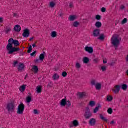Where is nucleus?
<instances>
[{
  "label": "nucleus",
  "instance_id": "obj_18",
  "mask_svg": "<svg viewBox=\"0 0 128 128\" xmlns=\"http://www.w3.org/2000/svg\"><path fill=\"white\" fill-rule=\"evenodd\" d=\"M75 20H76V15H70L69 16V20H70V22H74Z\"/></svg>",
  "mask_w": 128,
  "mask_h": 128
},
{
  "label": "nucleus",
  "instance_id": "obj_15",
  "mask_svg": "<svg viewBox=\"0 0 128 128\" xmlns=\"http://www.w3.org/2000/svg\"><path fill=\"white\" fill-rule=\"evenodd\" d=\"M94 36H100V29H96L93 31Z\"/></svg>",
  "mask_w": 128,
  "mask_h": 128
},
{
  "label": "nucleus",
  "instance_id": "obj_27",
  "mask_svg": "<svg viewBox=\"0 0 128 128\" xmlns=\"http://www.w3.org/2000/svg\"><path fill=\"white\" fill-rule=\"evenodd\" d=\"M96 28H100L102 26V22H97L95 24Z\"/></svg>",
  "mask_w": 128,
  "mask_h": 128
},
{
  "label": "nucleus",
  "instance_id": "obj_30",
  "mask_svg": "<svg viewBox=\"0 0 128 128\" xmlns=\"http://www.w3.org/2000/svg\"><path fill=\"white\" fill-rule=\"evenodd\" d=\"M50 36L52 38H56V36H57V34H56V31H52L51 32Z\"/></svg>",
  "mask_w": 128,
  "mask_h": 128
},
{
  "label": "nucleus",
  "instance_id": "obj_29",
  "mask_svg": "<svg viewBox=\"0 0 128 128\" xmlns=\"http://www.w3.org/2000/svg\"><path fill=\"white\" fill-rule=\"evenodd\" d=\"M122 88L123 90H126V89L128 88V85H126V84H122Z\"/></svg>",
  "mask_w": 128,
  "mask_h": 128
},
{
  "label": "nucleus",
  "instance_id": "obj_39",
  "mask_svg": "<svg viewBox=\"0 0 128 128\" xmlns=\"http://www.w3.org/2000/svg\"><path fill=\"white\" fill-rule=\"evenodd\" d=\"M126 22H128V18H124L123 19V20L122 22V24H126Z\"/></svg>",
  "mask_w": 128,
  "mask_h": 128
},
{
  "label": "nucleus",
  "instance_id": "obj_57",
  "mask_svg": "<svg viewBox=\"0 0 128 128\" xmlns=\"http://www.w3.org/2000/svg\"><path fill=\"white\" fill-rule=\"evenodd\" d=\"M106 62H107L106 60H103L104 64H106Z\"/></svg>",
  "mask_w": 128,
  "mask_h": 128
},
{
  "label": "nucleus",
  "instance_id": "obj_4",
  "mask_svg": "<svg viewBox=\"0 0 128 128\" xmlns=\"http://www.w3.org/2000/svg\"><path fill=\"white\" fill-rule=\"evenodd\" d=\"M84 116L86 120H90V118L91 116H92V113L90 112V108L88 107L86 108L84 113Z\"/></svg>",
  "mask_w": 128,
  "mask_h": 128
},
{
  "label": "nucleus",
  "instance_id": "obj_51",
  "mask_svg": "<svg viewBox=\"0 0 128 128\" xmlns=\"http://www.w3.org/2000/svg\"><path fill=\"white\" fill-rule=\"evenodd\" d=\"M120 10H124L126 8V7L124 5H121L120 6Z\"/></svg>",
  "mask_w": 128,
  "mask_h": 128
},
{
  "label": "nucleus",
  "instance_id": "obj_10",
  "mask_svg": "<svg viewBox=\"0 0 128 128\" xmlns=\"http://www.w3.org/2000/svg\"><path fill=\"white\" fill-rule=\"evenodd\" d=\"M24 69V64L23 63H19L18 70V72H22Z\"/></svg>",
  "mask_w": 128,
  "mask_h": 128
},
{
  "label": "nucleus",
  "instance_id": "obj_13",
  "mask_svg": "<svg viewBox=\"0 0 128 128\" xmlns=\"http://www.w3.org/2000/svg\"><path fill=\"white\" fill-rule=\"evenodd\" d=\"M115 89L113 90V92H114V94H118L120 92V85H116L114 86Z\"/></svg>",
  "mask_w": 128,
  "mask_h": 128
},
{
  "label": "nucleus",
  "instance_id": "obj_3",
  "mask_svg": "<svg viewBox=\"0 0 128 128\" xmlns=\"http://www.w3.org/2000/svg\"><path fill=\"white\" fill-rule=\"evenodd\" d=\"M120 40H122V39L120 38L118 36L114 34L111 38V44L115 48H118V46H120Z\"/></svg>",
  "mask_w": 128,
  "mask_h": 128
},
{
  "label": "nucleus",
  "instance_id": "obj_28",
  "mask_svg": "<svg viewBox=\"0 0 128 128\" xmlns=\"http://www.w3.org/2000/svg\"><path fill=\"white\" fill-rule=\"evenodd\" d=\"M100 108V105H98V106H96L94 110V114H96V112H98V109Z\"/></svg>",
  "mask_w": 128,
  "mask_h": 128
},
{
  "label": "nucleus",
  "instance_id": "obj_58",
  "mask_svg": "<svg viewBox=\"0 0 128 128\" xmlns=\"http://www.w3.org/2000/svg\"><path fill=\"white\" fill-rule=\"evenodd\" d=\"M62 76H64V72H62Z\"/></svg>",
  "mask_w": 128,
  "mask_h": 128
},
{
  "label": "nucleus",
  "instance_id": "obj_16",
  "mask_svg": "<svg viewBox=\"0 0 128 128\" xmlns=\"http://www.w3.org/2000/svg\"><path fill=\"white\" fill-rule=\"evenodd\" d=\"M44 56H46V52H43L42 54H41L39 56V60H44Z\"/></svg>",
  "mask_w": 128,
  "mask_h": 128
},
{
  "label": "nucleus",
  "instance_id": "obj_32",
  "mask_svg": "<svg viewBox=\"0 0 128 128\" xmlns=\"http://www.w3.org/2000/svg\"><path fill=\"white\" fill-rule=\"evenodd\" d=\"M10 30H12V29L10 28L6 27V28L4 32H6V34H8V32H10Z\"/></svg>",
  "mask_w": 128,
  "mask_h": 128
},
{
  "label": "nucleus",
  "instance_id": "obj_11",
  "mask_svg": "<svg viewBox=\"0 0 128 128\" xmlns=\"http://www.w3.org/2000/svg\"><path fill=\"white\" fill-rule=\"evenodd\" d=\"M64 106H66V108H69V106H72V103H70V100H66V97L64 98Z\"/></svg>",
  "mask_w": 128,
  "mask_h": 128
},
{
  "label": "nucleus",
  "instance_id": "obj_23",
  "mask_svg": "<svg viewBox=\"0 0 128 128\" xmlns=\"http://www.w3.org/2000/svg\"><path fill=\"white\" fill-rule=\"evenodd\" d=\"M72 26H74V28H78V26H80V22L75 21L73 22Z\"/></svg>",
  "mask_w": 128,
  "mask_h": 128
},
{
  "label": "nucleus",
  "instance_id": "obj_33",
  "mask_svg": "<svg viewBox=\"0 0 128 128\" xmlns=\"http://www.w3.org/2000/svg\"><path fill=\"white\" fill-rule=\"evenodd\" d=\"M89 104L90 106L92 107V106H96V103L94 102V101L91 100V101H90Z\"/></svg>",
  "mask_w": 128,
  "mask_h": 128
},
{
  "label": "nucleus",
  "instance_id": "obj_48",
  "mask_svg": "<svg viewBox=\"0 0 128 128\" xmlns=\"http://www.w3.org/2000/svg\"><path fill=\"white\" fill-rule=\"evenodd\" d=\"M106 10V8H104V7H103V8H101V12H105Z\"/></svg>",
  "mask_w": 128,
  "mask_h": 128
},
{
  "label": "nucleus",
  "instance_id": "obj_54",
  "mask_svg": "<svg viewBox=\"0 0 128 128\" xmlns=\"http://www.w3.org/2000/svg\"><path fill=\"white\" fill-rule=\"evenodd\" d=\"M40 62V59H36L35 60L36 64H38V62Z\"/></svg>",
  "mask_w": 128,
  "mask_h": 128
},
{
  "label": "nucleus",
  "instance_id": "obj_41",
  "mask_svg": "<svg viewBox=\"0 0 128 128\" xmlns=\"http://www.w3.org/2000/svg\"><path fill=\"white\" fill-rule=\"evenodd\" d=\"M98 39L101 40H104V34H101V35L98 38Z\"/></svg>",
  "mask_w": 128,
  "mask_h": 128
},
{
  "label": "nucleus",
  "instance_id": "obj_14",
  "mask_svg": "<svg viewBox=\"0 0 128 128\" xmlns=\"http://www.w3.org/2000/svg\"><path fill=\"white\" fill-rule=\"evenodd\" d=\"M86 92H78L77 95L80 98H82L84 96H86Z\"/></svg>",
  "mask_w": 128,
  "mask_h": 128
},
{
  "label": "nucleus",
  "instance_id": "obj_42",
  "mask_svg": "<svg viewBox=\"0 0 128 128\" xmlns=\"http://www.w3.org/2000/svg\"><path fill=\"white\" fill-rule=\"evenodd\" d=\"M101 70L102 72H106V66H102Z\"/></svg>",
  "mask_w": 128,
  "mask_h": 128
},
{
  "label": "nucleus",
  "instance_id": "obj_8",
  "mask_svg": "<svg viewBox=\"0 0 128 128\" xmlns=\"http://www.w3.org/2000/svg\"><path fill=\"white\" fill-rule=\"evenodd\" d=\"M32 100V94L30 93H28V96L26 98V102L27 104H30Z\"/></svg>",
  "mask_w": 128,
  "mask_h": 128
},
{
  "label": "nucleus",
  "instance_id": "obj_44",
  "mask_svg": "<svg viewBox=\"0 0 128 128\" xmlns=\"http://www.w3.org/2000/svg\"><path fill=\"white\" fill-rule=\"evenodd\" d=\"M96 20H100V18H102V17L100 16V15H96Z\"/></svg>",
  "mask_w": 128,
  "mask_h": 128
},
{
  "label": "nucleus",
  "instance_id": "obj_25",
  "mask_svg": "<svg viewBox=\"0 0 128 128\" xmlns=\"http://www.w3.org/2000/svg\"><path fill=\"white\" fill-rule=\"evenodd\" d=\"M100 118L102 120H104V122H108V120L106 118V117L102 115H100Z\"/></svg>",
  "mask_w": 128,
  "mask_h": 128
},
{
  "label": "nucleus",
  "instance_id": "obj_38",
  "mask_svg": "<svg viewBox=\"0 0 128 128\" xmlns=\"http://www.w3.org/2000/svg\"><path fill=\"white\" fill-rule=\"evenodd\" d=\"M68 7L70 8H74V3L72 2H70L68 3Z\"/></svg>",
  "mask_w": 128,
  "mask_h": 128
},
{
  "label": "nucleus",
  "instance_id": "obj_59",
  "mask_svg": "<svg viewBox=\"0 0 128 128\" xmlns=\"http://www.w3.org/2000/svg\"><path fill=\"white\" fill-rule=\"evenodd\" d=\"M54 70L55 71H56V70H58V68H54Z\"/></svg>",
  "mask_w": 128,
  "mask_h": 128
},
{
  "label": "nucleus",
  "instance_id": "obj_49",
  "mask_svg": "<svg viewBox=\"0 0 128 128\" xmlns=\"http://www.w3.org/2000/svg\"><path fill=\"white\" fill-rule=\"evenodd\" d=\"M34 114H38V110L34 109Z\"/></svg>",
  "mask_w": 128,
  "mask_h": 128
},
{
  "label": "nucleus",
  "instance_id": "obj_6",
  "mask_svg": "<svg viewBox=\"0 0 128 128\" xmlns=\"http://www.w3.org/2000/svg\"><path fill=\"white\" fill-rule=\"evenodd\" d=\"M92 86H94L96 90H100L102 88V84L100 83H98L96 80H93L90 82Z\"/></svg>",
  "mask_w": 128,
  "mask_h": 128
},
{
  "label": "nucleus",
  "instance_id": "obj_1",
  "mask_svg": "<svg viewBox=\"0 0 128 128\" xmlns=\"http://www.w3.org/2000/svg\"><path fill=\"white\" fill-rule=\"evenodd\" d=\"M20 46V42L16 40H14L12 38H10L8 40V44L6 46L7 50H8V54H12L14 52H16L18 50H20L19 48H16Z\"/></svg>",
  "mask_w": 128,
  "mask_h": 128
},
{
  "label": "nucleus",
  "instance_id": "obj_31",
  "mask_svg": "<svg viewBox=\"0 0 128 128\" xmlns=\"http://www.w3.org/2000/svg\"><path fill=\"white\" fill-rule=\"evenodd\" d=\"M18 64H18V60L14 61L13 63V66L14 68H16V66H18Z\"/></svg>",
  "mask_w": 128,
  "mask_h": 128
},
{
  "label": "nucleus",
  "instance_id": "obj_40",
  "mask_svg": "<svg viewBox=\"0 0 128 128\" xmlns=\"http://www.w3.org/2000/svg\"><path fill=\"white\" fill-rule=\"evenodd\" d=\"M107 112H108V114H112V109L110 108H108V110H107Z\"/></svg>",
  "mask_w": 128,
  "mask_h": 128
},
{
  "label": "nucleus",
  "instance_id": "obj_34",
  "mask_svg": "<svg viewBox=\"0 0 128 128\" xmlns=\"http://www.w3.org/2000/svg\"><path fill=\"white\" fill-rule=\"evenodd\" d=\"M112 96H108L106 97V99L108 102H112Z\"/></svg>",
  "mask_w": 128,
  "mask_h": 128
},
{
  "label": "nucleus",
  "instance_id": "obj_20",
  "mask_svg": "<svg viewBox=\"0 0 128 128\" xmlns=\"http://www.w3.org/2000/svg\"><path fill=\"white\" fill-rule=\"evenodd\" d=\"M60 78V76H58V74L56 73L54 74L53 76H52V78L54 80H58V78Z\"/></svg>",
  "mask_w": 128,
  "mask_h": 128
},
{
  "label": "nucleus",
  "instance_id": "obj_19",
  "mask_svg": "<svg viewBox=\"0 0 128 128\" xmlns=\"http://www.w3.org/2000/svg\"><path fill=\"white\" fill-rule=\"evenodd\" d=\"M36 92L37 94H40L42 92V86H38L36 87Z\"/></svg>",
  "mask_w": 128,
  "mask_h": 128
},
{
  "label": "nucleus",
  "instance_id": "obj_47",
  "mask_svg": "<svg viewBox=\"0 0 128 128\" xmlns=\"http://www.w3.org/2000/svg\"><path fill=\"white\" fill-rule=\"evenodd\" d=\"M76 68H80V63H78V62H77V63H76Z\"/></svg>",
  "mask_w": 128,
  "mask_h": 128
},
{
  "label": "nucleus",
  "instance_id": "obj_55",
  "mask_svg": "<svg viewBox=\"0 0 128 128\" xmlns=\"http://www.w3.org/2000/svg\"><path fill=\"white\" fill-rule=\"evenodd\" d=\"M110 124H114V120L111 121Z\"/></svg>",
  "mask_w": 128,
  "mask_h": 128
},
{
  "label": "nucleus",
  "instance_id": "obj_35",
  "mask_svg": "<svg viewBox=\"0 0 128 128\" xmlns=\"http://www.w3.org/2000/svg\"><path fill=\"white\" fill-rule=\"evenodd\" d=\"M55 6H56V3H54V2H50V8H54Z\"/></svg>",
  "mask_w": 128,
  "mask_h": 128
},
{
  "label": "nucleus",
  "instance_id": "obj_2",
  "mask_svg": "<svg viewBox=\"0 0 128 128\" xmlns=\"http://www.w3.org/2000/svg\"><path fill=\"white\" fill-rule=\"evenodd\" d=\"M6 108L8 112V114H12L16 110V104H14V101H11L6 104Z\"/></svg>",
  "mask_w": 128,
  "mask_h": 128
},
{
  "label": "nucleus",
  "instance_id": "obj_56",
  "mask_svg": "<svg viewBox=\"0 0 128 128\" xmlns=\"http://www.w3.org/2000/svg\"><path fill=\"white\" fill-rule=\"evenodd\" d=\"M32 48H34L35 46H36V44H32Z\"/></svg>",
  "mask_w": 128,
  "mask_h": 128
},
{
  "label": "nucleus",
  "instance_id": "obj_9",
  "mask_svg": "<svg viewBox=\"0 0 128 128\" xmlns=\"http://www.w3.org/2000/svg\"><path fill=\"white\" fill-rule=\"evenodd\" d=\"M84 50L86 52H87L89 54H92L94 52V48L92 47L86 46Z\"/></svg>",
  "mask_w": 128,
  "mask_h": 128
},
{
  "label": "nucleus",
  "instance_id": "obj_22",
  "mask_svg": "<svg viewBox=\"0 0 128 128\" xmlns=\"http://www.w3.org/2000/svg\"><path fill=\"white\" fill-rule=\"evenodd\" d=\"M82 60L84 64H88V62H90V59L88 57H84Z\"/></svg>",
  "mask_w": 128,
  "mask_h": 128
},
{
  "label": "nucleus",
  "instance_id": "obj_17",
  "mask_svg": "<svg viewBox=\"0 0 128 128\" xmlns=\"http://www.w3.org/2000/svg\"><path fill=\"white\" fill-rule=\"evenodd\" d=\"M20 30H22V28L20 25H16L14 27V30H15V32H20Z\"/></svg>",
  "mask_w": 128,
  "mask_h": 128
},
{
  "label": "nucleus",
  "instance_id": "obj_61",
  "mask_svg": "<svg viewBox=\"0 0 128 128\" xmlns=\"http://www.w3.org/2000/svg\"><path fill=\"white\" fill-rule=\"evenodd\" d=\"M67 74H68L66 73V72H64V76H66Z\"/></svg>",
  "mask_w": 128,
  "mask_h": 128
},
{
  "label": "nucleus",
  "instance_id": "obj_60",
  "mask_svg": "<svg viewBox=\"0 0 128 128\" xmlns=\"http://www.w3.org/2000/svg\"><path fill=\"white\" fill-rule=\"evenodd\" d=\"M32 40H34V37L30 38V40L32 41Z\"/></svg>",
  "mask_w": 128,
  "mask_h": 128
},
{
  "label": "nucleus",
  "instance_id": "obj_12",
  "mask_svg": "<svg viewBox=\"0 0 128 128\" xmlns=\"http://www.w3.org/2000/svg\"><path fill=\"white\" fill-rule=\"evenodd\" d=\"M96 120L94 118H90L89 120V124L91 126H96Z\"/></svg>",
  "mask_w": 128,
  "mask_h": 128
},
{
  "label": "nucleus",
  "instance_id": "obj_5",
  "mask_svg": "<svg viewBox=\"0 0 128 128\" xmlns=\"http://www.w3.org/2000/svg\"><path fill=\"white\" fill-rule=\"evenodd\" d=\"M24 104L21 103L18 106L17 114H24Z\"/></svg>",
  "mask_w": 128,
  "mask_h": 128
},
{
  "label": "nucleus",
  "instance_id": "obj_43",
  "mask_svg": "<svg viewBox=\"0 0 128 128\" xmlns=\"http://www.w3.org/2000/svg\"><path fill=\"white\" fill-rule=\"evenodd\" d=\"M47 88H52V82H50L47 85Z\"/></svg>",
  "mask_w": 128,
  "mask_h": 128
},
{
  "label": "nucleus",
  "instance_id": "obj_62",
  "mask_svg": "<svg viewBox=\"0 0 128 128\" xmlns=\"http://www.w3.org/2000/svg\"><path fill=\"white\" fill-rule=\"evenodd\" d=\"M28 76V74H26V76H25V78H24V80H26V77Z\"/></svg>",
  "mask_w": 128,
  "mask_h": 128
},
{
  "label": "nucleus",
  "instance_id": "obj_37",
  "mask_svg": "<svg viewBox=\"0 0 128 128\" xmlns=\"http://www.w3.org/2000/svg\"><path fill=\"white\" fill-rule=\"evenodd\" d=\"M32 45H30L29 48H28L27 52H28V54H30V52H32Z\"/></svg>",
  "mask_w": 128,
  "mask_h": 128
},
{
  "label": "nucleus",
  "instance_id": "obj_53",
  "mask_svg": "<svg viewBox=\"0 0 128 128\" xmlns=\"http://www.w3.org/2000/svg\"><path fill=\"white\" fill-rule=\"evenodd\" d=\"M59 16H60V18H62V16H64V14L62 12H60V13H59Z\"/></svg>",
  "mask_w": 128,
  "mask_h": 128
},
{
  "label": "nucleus",
  "instance_id": "obj_7",
  "mask_svg": "<svg viewBox=\"0 0 128 128\" xmlns=\"http://www.w3.org/2000/svg\"><path fill=\"white\" fill-rule=\"evenodd\" d=\"M30 30L28 28H26L24 30H23V33L22 34V36L24 38H28L30 36Z\"/></svg>",
  "mask_w": 128,
  "mask_h": 128
},
{
  "label": "nucleus",
  "instance_id": "obj_52",
  "mask_svg": "<svg viewBox=\"0 0 128 128\" xmlns=\"http://www.w3.org/2000/svg\"><path fill=\"white\" fill-rule=\"evenodd\" d=\"M0 23L4 22V18H3L0 17Z\"/></svg>",
  "mask_w": 128,
  "mask_h": 128
},
{
  "label": "nucleus",
  "instance_id": "obj_21",
  "mask_svg": "<svg viewBox=\"0 0 128 128\" xmlns=\"http://www.w3.org/2000/svg\"><path fill=\"white\" fill-rule=\"evenodd\" d=\"M26 85L24 84H23L22 86H20V91L22 92L26 90Z\"/></svg>",
  "mask_w": 128,
  "mask_h": 128
},
{
  "label": "nucleus",
  "instance_id": "obj_26",
  "mask_svg": "<svg viewBox=\"0 0 128 128\" xmlns=\"http://www.w3.org/2000/svg\"><path fill=\"white\" fill-rule=\"evenodd\" d=\"M72 124H73L74 126H78V120H74L72 122Z\"/></svg>",
  "mask_w": 128,
  "mask_h": 128
},
{
  "label": "nucleus",
  "instance_id": "obj_45",
  "mask_svg": "<svg viewBox=\"0 0 128 128\" xmlns=\"http://www.w3.org/2000/svg\"><path fill=\"white\" fill-rule=\"evenodd\" d=\"M13 16L14 18H19L20 16L17 13H14L13 14Z\"/></svg>",
  "mask_w": 128,
  "mask_h": 128
},
{
  "label": "nucleus",
  "instance_id": "obj_24",
  "mask_svg": "<svg viewBox=\"0 0 128 128\" xmlns=\"http://www.w3.org/2000/svg\"><path fill=\"white\" fill-rule=\"evenodd\" d=\"M32 68L34 70V74H36L38 72V68L36 66H34Z\"/></svg>",
  "mask_w": 128,
  "mask_h": 128
},
{
  "label": "nucleus",
  "instance_id": "obj_50",
  "mask_svg": "<svg viewBox=\"0 0 128 128\" xmlns=\"http://www.w3.org/2000/svg\"><path fill=\"white\" fill-rule=\"evenodd\" d=\"M36 54V51H34L33 52L30 54V56H34Z\"/></svg>",
  "mask_w": 128,
  "mask_h": 128
},
{
  "label": "nucleus",
  "instance_id": "obj_36",
  "mask_svg": "<svg viewBox=\"0 0 128 128\" xmlns=\"http://www.w3.org/2000/svg\"><path fill=\"white\" fill-rule=\"evenodd\" d=\"M60 105L61 106H64V98L60 102Z\"/></svg>",
  "mask_w": 128,
  "mask_h": 128
},
{
  "label": "nucleus",
  "instance_id": "obj_46",
  "mask_svg": "<svg viewBox=\"0 0 128 128\" xmlns=\"http://www.w3.org/2000/svg\"><path fill=\"white\" fill-rule=\"evenodd\" d=\"M98 60H99L98 58H96L93 60V62H94L95 64H96L97 62H98Z\"/></svg>",
  "mask_w": 128,
  "mask_h": 128
}]
</instances>
